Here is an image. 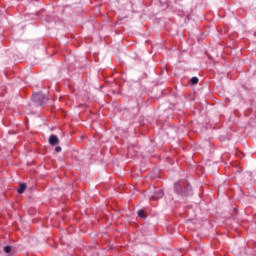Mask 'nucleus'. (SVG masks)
<instances>
[{"label": "nucleus", "instance_id": "2", "mask_svg": "<svg viewBox=\"0 0 256 256\" xmlns=\"http://www.w3.org/2000/svg\"><path fill=\"white\" fill-rule=\"evenodd\" d=\"M164 193L162 190L156 191L152 196H150L151 201H157V199H162Z\"/></svg>", "mask_w": 256, "mask_h": 256}, {"label": "nucleus", "instance_id": "4", "mask_svg": "<svg viewBox=\"0 0 256 256\" xmlns=\"http://www.w3.org/2000/svg\"><path fill=\"white\" fill-rule=\"evenodd\" d=\"M25 189H27V186L25 184H20L18 193H25Z\"/></svg>", "mask_w": 256, "mask_h": 256}, {"label": "nucleus", "instance_id": "7", "mask_svg": "<svg viewBox=\"0 0 256 256\" xmlns=\"http://www.w3.org/2000/svg\"><path fill=\"white\" fill-rule=\"evenodd\" d=\"M11 246H5L4 247V251H5V253H11Z\"/></svg>", "mask_w": 256, "mask_h": 256}, {"label": "nucleus", "instance_id": "8", "mask_svg": "<svg viewBox=\"0 0 256 256\" xmlns=\"http://www.w3.org/2000/svg\"><path fill=\"white\" fill-rule=\"evenodd\" d=\"M33 98L35 101H39V99H41V94H35Z\"/></svg>", "mask_w": 256, "mask_h": 256}, {"label": "nucleus", "instance_id": "5", "mask_svg": "<svg viewBox=\"0 0 256 256\" xmlns=\"http://www.w3.org/2000/svg\"><path fill=\"white\" fill-rule=\"evenodd\" d=\"M138 216L141 218V219H145V217H147L145 215V210H139L138 211Z\"/></svg>", "mask_w": 256, "mask_h": 256}, {"label": "nucleus", "instance_id": "6", "mask_svg": "<svg viewBox=\"0 0 256 256\" xmlns=\"http://www.w3.org/2000/svg\"><path fill=\"white\" fill-rule=\"evenodd\" d=\"M191 83H192V85H197V83H199V78H197V77H192V78H191Z\"/></svg>", "mask_w": 256, "mask_h": 256}, {"label": "nucleus", "instance_id": "3", "mask_svg": "<svg viewBox=\"0 0 256 256\" xmlns=\"http://www.w3.org/2000/svg\"><path fill=\"white\" fill-rule=\"evenodd\" d=\"M50 145H59V138L56 135H51L49 138Z\"/></svg>", "mask_w": 256, "mask_h": 256}, {"label": "nucleus", "instance_id": "1", "mask_svg": "<svg viewBox=\"0 0 256 256\" xmlns=\"http://www.w3.org/2000/svg\"><path fill=\"white\" fill-rule=\"evenodd\" d=\"M175 191L179 195H189L191 192V186L185 180L179 181L175 184Z\"/></svg>", "mask_w": 256, "mask_h": 256}, {"label": "nucleus", "instance_id": "9", "mask_svg": "<svg viewBox=\"0 0 256 256\" xmlns=\"http://www.w3.org/2000/svg\"><path fill=\"white\" fill-rule=\"evenodd\" d=\"M55 151H56V153H61V147H60V146H57V147L55 148Z\"/></svg>", "mask_w": 256, "mask_h": 256}]
</instances>
